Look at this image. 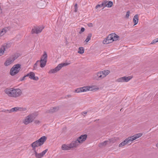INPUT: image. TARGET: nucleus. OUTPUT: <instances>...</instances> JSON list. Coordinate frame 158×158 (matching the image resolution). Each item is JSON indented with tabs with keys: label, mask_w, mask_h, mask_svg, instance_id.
Returning <instances> with one entry per match:
<instances>
[{
	"label": "nucleus",
	"mask_w": 158,
	"mask_h": 158,
	"mask_svg": "<svg viewBox=\"0 0 158 158\" xmlns=\"http://www.w3.org/2000/svg\"><path fill=\"white\" fill-rule=\"evenodd\" d=\"M0 11H1V12L2 13V12H1L2 10H0Z\"/></svg>",
	"instance_id": "47"
},
{
	"label": "nucleus",
	"mask_w": 158,
	"mask_h": 158,
	"mask_svg": "<svg viewBox=\"0 0 158 158\" xmlns=\"http://www.w3.org/2000/svg\"><path fill=\"white\" fill-rule=\"evenodd\" d=\"M19 56L18 54H15L7 58L5 61L4 64L6 66H8L12 64L14 61L17 59Z\"/></svg>",
	"instance_id": "5"
},
{
	"label": "nucleus",
	"mask_w": 158,
	"mask_h": 158,
	"mask_svg": "<svg viewBox=\"0 0 158 158\" xmlns=\"http://www.w3.org/2000/svg\"><path fill=\"white\" fill-rule=\"evenodd\" d=\"M27 77H29L31 79H33L34 80L37 81L39 79L38 77H35V74L33 72H30L27 75Z\"/></svg>",
	"instance_id": "16"
},
{
	"label": "nucleus",
	"mask_w": 158,
	"mask_h": 158,
	"mask_svg": "<svg viewBox=\"0 0 158 158\" xmlns=\"http://www.w3.org/2000/svg\"><path fill=\"white\" fill-rule=\"evenodd\" d=\"M5 34L4 31L2 29V31L0 30V36H2Z\"/></svg>",
	"instance_id": "36"
},
{
	"label": "nucleus",
	"mask_w": 158,
	"mask_h": 158,
	"mask_svg": "<svg viewBox=\"0 0 158 158\" xmlns=\"http://www.w3.org/2000/svg\"><path fill=\"white\" fill-rule=\"evenodd\" d=\"M94 78L96 80L101 79L104 78L102 72V71L95 74L94 75Z\"/></svg>",
	"instance_id": "13"
},
{
	"label": "nucleus",
	"mask_w": 158,
	"mask_h": 158,
	"mask_svg": "<svg viewBox=\"0 0 158 158\" xmlns=\"http://www.w3.org/2000/svg\"><path fill=\"white\" fill-rule=\"evenodd\" d=\"M39 62V60H37L36 62L34 64L33 66V69H36L38 65V64Z\"/></svg>",
	"instance_id": "34"
},
{
	"label": "nucleus",
	"mask_w": 158,
	"mask_h": 158,
	"mask_svg": "<svg viewBox=\"0 0 158 158\" xmlns=\"http://www.w3.org/2000/svg\"><path fill=\"white\" fill-rule=\"evenodd\" d=\"M157 42H158V38H157L153 40L152 42H151V44H153Z\"/></svg>",
	"instance_id": "35"
},
{
	"label": "nucleus",
	"mask_w": 158,
	"mask_h": 158,
	"mask_svg": "<svg viewBox=\"0 0 158 158\" xmlns=\"http://www.w3.org/2000/svg\"><path fill=\"white\" fill-rule=\"evenodd\" d=\"M131 142L129 137L126 139L124 140L120 143L119 145V147H121L125 145L128 143H131Z\"/></svg>",
	"instance_id": "15"
},
{
	"label": "nucleus",
	"mask_w": 158,
	"mask_h": 158,
	"mask_svg": "<svg viewBox=\"0 0 158 158\" xmlns=\"http://www.w3.org/2000/svg\"><path fill=\"white\" fill-rule=\"evenodd\" d=\"M88 25L89 27H92L93 26V24L92 23H89L88 24Z\"/></svg>",
	"instance_id": "43"
},
{
	"label": "nucleus",
	"mask_w": 158,
	"mask_h": 158,
	"mask_svg": "<svg viewBox=\"0 0 158 158\" xmlns=\"http://www.w3.org/2000/svg\"><path fill=\"white\" fill-rule=\"evenodd\" d=\"M156 146L158 148V143L156 144Z\"/></svg>",
	"instance_id": "45"
},
{
	"label": "nucleus",
	"mask_w": 158,
	"mask_h": 158,
	"mask_svg": "<svg viewBox=\"0 0 158 158\" xmlns=\"http://www.w3.org/2000/svg\"><path fill=\"white\" fill-rule=\"evenodd\" d=\"M44 28V27H35L34 28L32 29L31 33L32 34H38L42 31Z\"/></svg>",
	"instance_id": "10"
},
{
	"label": "nucleus",
	"mask_w": 158,
	"mask_h": 158,
	"mask_svg": "<svg viewBox=\"0 0 158 158\" xmlns=\"http://www.w3.org/2000/svg\"><path fill=\"white\" fill-rule=\"evenodd\" d=\"M103 9L106 7H110L112 6L113 3L112 1H108L106 0H104L103 1Z\"/></svg>",
	"instance_id": "14"
},
{
	"label": "nucleus",
	"mask_w": 158,
	"mask_h": 158,
	"mask_svg": "<svg viewBox=\"0 0 158 158\" xmlns=\"http://www.w3.org/2000/svg\"><path fill=\"white\" fill-rule=\"evenodd\" d=\"M133 20L135 25L138 23L139 20L138 15L136 14L134 16Z\"/></svg>",
	"instance_id": "26"
},
{
	"label": "nucleus",
	"mask_w": 158,
	"mask_h": 158,
	"mask_svg": "<svg viewBox=\"0 0 158 158\" xmlns=\"http://www.w3.org/2000/svg\"><path fill=\"white\" fill-rule=\"evenodd\" d=\"M83 113L85 114H87V112H83Z\"/></svg>",
	"instance_id": "44"
},
{
	"label": "nucleus",
	"mask_w": 158,
	"mask_h": 158,
	"mask_svg": "<svg viewBox=\"0 0 158 158\" xmlns=\"http://www.w3.org/2000/svg\"><path fill=\"white\" fill-rule=\"evenodd\" d=\"M102 73L104 77L108 75L110 73V71L108 70H104L102 71Z\"/></svg>",
	"instance_id": "28"
},
{
	"label": "nucleus",
	"mask_w": 158,
	"mask_h": 158,
	"mask_svg": "<svg viewBox=\"0 0 158 158\" xmlns=\"http://www.w3.org/2000/svg\"><path fill=\"white\" fill-rule=\"evenodd\" d=\"M84 52V49L83 47H80L79 48L78 52L81 54H82Z\"/></svg>",
	"instance_id": "29"
},
{
	"label": "nucleus",
	"mask_w": 158,
	"mask_h": 158,
	"mask_svg": "<svg viewBox=\"0 0 158 158\" xmlns=\"http://www.w3.org/2000/svg\"><path fill=\"white\" fill-rule=\"evenodd\" d=\"M130 16V11H128L127 12V14L126 15V18L128 19Z\"/></svg>",
	"instance_id": "38"
},
{
	"label": "nucleus",
	"mask_w": 158,
	"mask_h": 158,
	"mask_svg": "<svg viewBox=\"0 0 158 158\" xmlns=\"http://www.w3.org/2000/svg\"><path fill=\"white\" fill-rule=\"evenodd\" d=\"M21 64H19L14 65L10 70V74L13 76L18 73L21 69Z\"/></svg>",
	"instance_id": "4"
},
{
	"label": "nucleus",
	"mask_w": 158,
	"mask_h": 158,
	"mask_svg": "<svg viewBox=\"0 0 158 158\" xmlns=\"http://www.w3.org/2000/svg\"><path fill=\"white\" fill-rule=\"evenodd\" d=\"M113 38H112V41H116L118 40V38H119V36H118L115 33H112L111 34Z\"/></svg>",
	"instance_id": "27"
},
{
	"label": "nucleus",
	"mask_w": 158,
	"mask_h": 158,
	"mask_svg": "<svg viewBox=\"0 0 158 158\" xmlns=\"http://www.w3.org/2000/svg\"><path fill=\"white\" fill-rule=\"evenodd\" d=\"M132 78V77L131 76L123 77L117 79L116 81L119 82H127L130 80Z\"/></svg>",
	"instance_id": "9"
},
{
	"label": "nucleus",
	"mask_w": 158,
	"mask_h": 158,
	"mask_svg": "<svg viewBox=\"0 0 158 158\" xmlns=\"http://www.w3.org/2000/svg\"><path fill=\"white\" fill-rule=\"evenodd\" d=\"M102 7H103V1L102 3L100 4H98L96 5L95 7V9H99L100 8Z\"/></svg>",
	"instance_id": "30"
},
{
	"label": "nucleus",
	"mask_w": 158,
	"mask_h": 158,
	"mask_svg": "<svg viewBox=\"0 0 158 158\" xmlns=\"http://www.w3.org/2000/svg\"><path fill=\"white\" fill-rule=\"evenodd\" d=\"M38 149L35 150V151H33L35 153V157L36 158H41L43 156L45 153L47 152L48 151V149H46L45 150L43 151L41 153H38L37 151Z\"/></svg>",
	"instance_id": "11"
},
{
	"label": "nucleus",
	"mask_w": 158,
	"mask_h": 158,
	"mask_svg": "<svg viewBox=\"0 0 158 158\" xmlns=\"http://www.w3.org/2000/svg\"><path fill=\"white\" fill-rule=\"evenodd\" d=\"M75 10H77L78 9L77 4V3H76L74 6Z\"/></svg>",
	"instance_id": "40"
},
{
	"label": "nucleus",
	"mask_w": 158,
	"mask_h": 158,
	"mask_svg": "<svg viewBox=\"0 0 158 158\" xmlns=\"http://www.w3.org/2000/svg\"><path fill=\"white\" fill-rule=\"evenodd\" d=\"M119 140L118 137H114L110 139H109V144L113 143Z\"/></svg>",
	"instance_id": "21"
},
{
	"label": "nucleus",
	"mask_w": 158,
	"mask_h": 158,
	"mask_svg": "<svg viewBox=\"0 0 158 158\" xmlns=\"http://www.w3.org/2000/svg\"><path fill=\"white\" fill-rule=\"evenodd\" d=\"M25 110H26L25 108L17 107L12 108V109H10V111H11V112L14 111H24Z\"/></svg>",
	"instance_id": "20"
},
{
	"label": "nucleus",
	"mask_w": 158,
	"mask_h": 158,
	"mask_svg": "<svg viewBox=\"0 0 158 158\" xmlns=\"http://www.w3.org/2000/svg\"><path fill=\"white\" fill-rule=\"evenodd\" d=\"M10 46L11 43H7L4 44L2 47L4 48V50L5 51L6 49L10 48Z\"/></svg>",
	"instance_id": "25"
},
{
	"label": "nucleus",
	"mask_w": 158,
	"mask_h": 158,
	"mask_svg": "<svg viewBox=\"0 0 158 158\" xmlns=\"http://www.w3.org/2000/svg\"><path fill=\"white\" fill-rule=\"evenodd\" d=\"M87 137V135L86 134H84L81 135L77 139L80 141V143H81L86 139Z\"/></svg>",
	"instance_id": "19"
},
{
	"label": "nucleus",
	"mask_w": 158,
	"mask_h": 158,
	"mask_svg": "<svg viewBox=\"0 0 158 158\" xmlns=\"http://www.w3.org/2000/svg\"><path fill=\"white\" fill-rule=\"evenodd\" d=\"M80 144H81L80 141L77 139L75 141H73L70 144V146L72 148L76 147L79 145Z\"/></svg>",
	"instance_id": "18"
},
{
	"label": "nucleus",
	"mask_w": 158,
	"mask_h": 158,
	"mask_svg": "<svg viewBox=\"0 0 158 158\" xmlns=\"http://www.w3.org/2000/svg\"><path fill=\"white\" fill-rule=\"evenodd\" d=\"M35 118V117L34 114H30L25 117L23 123L25 125H27L32 122Z\"/></svg>",
	"instance_id": "7"
},
{
	"label": "nucleus",
	"mask_w": 158,
	"mask_h": 158,
	"mask_svg": "<svg viewBox=\"0 0 158 158\" xmlns=\"http://www.w3.org/2000/svg\"><path fill=\"white\" fill-rule=\"evenodd\" d=\"M96 89H98L96 88L95 86H85L77 88L75 90L74 92L79 93L81 92H86L88 90H93Z\"/></svg>",
	"instance_id": "3"
},
{
	"label": "nucleus",
	"mask_w": 158,
	"mask_h": 158,
	"mask_svg": "<svg viewBox=\"0 0 158 158\" xmlns=\"http://www.w3.org/2000/svg\"><path fill=\"white\" fill-rule=\"evenodd\" d=\"M112 37L111 34H110L103 41V43L105 44H107L111 43L113 41H112Z\"/></svg>",
	"instance_id": "12"
},
{
	"label": "nucleus",
	"mask_w": 158,
	"mask_h": 158,
	"mask_svg": "<svg viewBox=\"0 0 158 158\" xmlns=\"http://www.w3.org/2000/svg\"><path fill=\"white\" fill-rule=\"evenodd\" d=\"M85 30V28L82 27L81 28V30L79 31V33L80 34H81L82 32H84Z\"/></svg>",
	"instance_id": "39"
},
{
	"label": "nucleus",
	"mask_w": 158,
	"mask_h": 158,
	"mask_svg": "<svg viewBox=\"0 0 158 158\" xmlns=\"http://www.w3.org/2000/svg\"><path fill=\"white\" fill-rule=\"evenodd\" d=\"M5 51L4 48L2 47L0 49V56L2 55L3 54Z\"/></svg>",
	"instance_id": "32"
},
{
	"label": "nucleus",
	"mask_w": 158,
	"mask_h": 158,
	"mask_svg": "<svg viewBox=\"0 0 158 158\" xmlns=\"http://www.w3.org/2000/svg\"><path fill=\"white\" fill-rule=\"evenodd\" d=\"M27 77V75L24 76L23 77L21 78H20V80L21 81H22L23 80L25 79V77Z\"/></svg>",
	"instance_id": "41"
},
{
	"label": "nucleus",
	"mask_w": 158,
	"mask_h": 158,
	"mask_svg": "<svg viewBox=\"0 0 158 158\" xmlns=\"http://www.w3.org/2000/svg\"><path fill=\"white\" fill-rule=\"evenodd\" d=\"M92 36V34L89 33L88 34V36L87 38L85 40V41L86 42H88L91 39V37Z\"/></svg>",
	"instance_id": "31"
},
{
	"label": "nucleus",
	"mask_w": 158,
	"mask_h": 158,
	"mask_svg": "<svg viewBox=\"0 0 158 158\" xmlns=\"http://www.w3.org/2000/svg\"><path fill=\"white\" fill-rule=\"evenodd\" d=\"M10 110H4L2 111L5 113H10L11 112Z\"/></svg>",
	"instance_id": "37"
},
{
	"label": "nucleus",
	"mask_w": 158,
	"mask_h": 158,
	"mask_svg": "<svg viewBox=\"0 0 158 158\" xmlns=\"http://www.w3.org/2000/svg\"><path fill=\"white\" fill-rule=\"evenodd\" d=\"M58 110L57 107H52L50 108V109L47 111L48 113H53L57 111Z\"/></svg>",
	"instance_id": "22"
},
{
	"label": "nucleus",
	"mask_w": 158,
	"mask_h": 158,
	"mask_svg": "<svg viewBox=\"0 0 158 158\" xmlns=\"http://www.w3.org/2000/svg\"><path fill=\"white\" fill-rule=\"evenodd\" d=\"M34 123H35V124H39V123H40V121H39V120H35V121H34Z\"/></svg>",
	"instance_id": "42"
},
{
	"label": "nucleus",
	"mask_w": 158,
	"mask_h": 158,
	"mask_svg": "<svg viewBox=\"0 0 158 158\" xmlns=\"http://www.w3.org/2000/svg\"><path fill=\"white\" fill-rule=\"evenodd\" d=\"M5 93L9 96L17 98L21 96L22 94L21 90L19 89H14L13 88H7L4 90Z\"/></svg>",
	"instance_id": "1"
},
{
	"label": "nucleus",
	"mask_w": 158,
	"mask_h": 158,
	"mask_svg": "<svg viewBox=\"0 0 158 158\" xmlns=\"http://www.w3.org/2000/svg\"><path fill=\"white\" fill-rule=\"evenodd\" d=\"M47 55L46 52H44V54L41 57L40 60H39L40 62V67L41 68L44 67L46 65L47 61Z\"/></svg>",
	"instance_id": "6"
},
{
	"label": "nucleus",
	"mask_w": 158,
	"mask_h": 158,
	"mask_svg": "<svg viewBox=\"0 0 158 158\" xmlns=\"http://www.w3.org/2000/svg\"><path fill=\"white\" fill-rule=\"evenodd\" d=\"M109 141L107 140L105 141L102 143H100L99 144L98 146L99 147L102 148L103 147L105 146L107 144H109Z\"/></svg>",
	"instance_id": "23"
},
{
	"label": "nucleus",
	"mask_w": 158,
	"mask_h": 158,
	"mask_svg": "<svg viewBox=\"0 0 158 158\" xmlns=\"http://www.w3.org/2000/svg\"><path fill=\"white\" fill-rule=\"evenodd\" d=\"M142 135H143L142 133H139L133 136H131L130 137H129V138L130 139V140H131V142H132L133 141L138 138L139 137L142 136Z\"/></svg>",
	"instance_id": "17"
},
{
	"label": "nucleus",
	"mask_w": 158,
	"mask_h": 158,
	"mask_svg": "<svg viewBox=\"0 0 158 158\" xmlns=\"http://www.w3.org/2000/svg\"><path fill=\"white\" fill-rule=\"evenodd\" d=\"M46 139L47 137L45 136H43L38 140L32 143L31 145L32 148V150L35 151V150H37L36 148L42 145Z\"/></svg>",
	"instance_id": "2"
},
{
	"label": "nucleus",
	"mask_w": 158,
	"mask_h": 158,
	"mask_svg": "<svg viewBox=\"0 0 158 158\" xmlns=\"http://www.w3.org/2000/svg\"><path fill=\"white\" fill-rule=\"evenodd\" d=\"M71 148H72L71 147L70 144L69 146L66 144H63L61 147L62 149L64 150H69Z\"/></svg>",
	"instance_id": "24"
},
{
	"label": "nucleus",
	"mask_w": 158,
	"mask_h": 158,
	"mask_svg": "<svg viewBox=\"0 0 158 158\" xmlns=\"http://www.w3.org/2000/svg\"><path fill=\"white\" fill-rule=\"evenodd\" d=\"M77 10H75V12H77Z\"/></svg>",
	"instance_id": "46"
},
{
	"label": "nucleus",
	"mask_w": 158,
	"mask_h": 158,
	"mask_svg": "<svg viewBox=\"0 0 158 158\" xmlns=\"http://www.w3.org/2000/svg\"><path fill=\"white\" fill-rule=\"evenodd\" d=\"M10 29V27H6L2 29L4 31V32L5 33H6V32L8 31Z\"/></svg>",
	"instance_id": "33"
},
{
	"label": "nucleus",
	"mask_w": 158,
	"mask_h": 158,
	"mask_svg": "<svg viewBox=\"0 0 158 158\" xmlns=\"http://www.w3.org/2000/svg\"><path fill=\"white\" fill-rule=\"evenodd\" d=\"M69 64L66 63H62L59 64L55 68L52 69L49 72V73H55L59 71L63 66H66Z\"/></svg>",
	"instance_id": "8"
}]
</instances>
